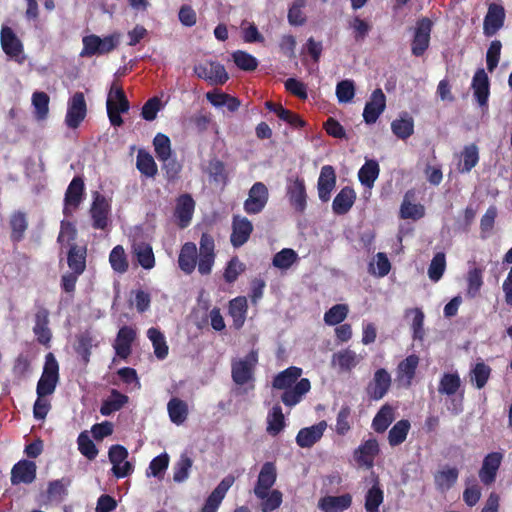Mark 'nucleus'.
I'll return each mask as SVG.
<instances>
[{
  "label": "nucleus",
  "mask_w": 512,
  "mask_h": 512,
  "mask_svg": "<svg viewBox=\"0 0 512 512\" xmlns=\"http://www.w3.org/2000/svg\"><path fill=\"white\" fill-rule=\"evenodd\" d=\"M10 240L13 244L20 243L25 238L28 229L27 215L23 211H14L9 218Z\"/></svg>",
  "instance_id": "nucleus-30"
},
{
  "label": "nucleus",
  "mask_w": 512,
  "mask_h": 512,
  "mask_svg": "<svg viewBox=\"0 0 512 512\" xmlns=\"http://www.w3.org/2000/svg\"><path fill=\"white\" fill-rule=\"evenodd\" d=\"M386 108V96L381 88L375 89L366 102L363 119L366 124H374Z\"/></svg>",
  "instance_id": "nucleus-13"
},
{
  "label": "nucleus",
  "mask_w": 512,
  "mask_h": 512,
  "mask_svg": "<svg viewBox=\"0 0 512 512\" xmlns=\"http://www.w3.org/2000/svg\"><path fill=\"white\" fill-rule=\"evenodd\" d=\"M497 208L496 206L492 205L488 207L485 214L481 217L480 220V237L482 239H487L495 226V220L497 218Z\"/></svg>",
  "instance_id": "nucleus-55"
},
{
  "label": "nucleus",
  "mask_w": 512,
  "mask_h": 512,
  "mask_svg": "<svg viewBox=\"0 0 512 512\" xmlns=\"http://www.w3.org/2000/svg\"><path fill=\"white\" fill-rule=\"evenodd\" d=\"M266 496L257 497L261 499V510L262 512H272L280 507L282 504V492L280 490H268L265 492Z\"/></svg>",
  "instance_id": "nucleus-61"
},
{
  "label": "nucleus",
  "mask_w": 512,
  "mask_h": 512,
  "mask_svg": "<svg viewBox=\"0 0 512 512\" xmlns=\"http://www.w3.org/2000/svg\"><path fill=\"white\" fill-rule=\"evenodd\" d=\"M37 466L30 460L22 459L11 469L10 481L12 485L31 484L36 479Z\"/></svg>",
  "instance_id": "nucleus-14"
},
{
  "label": "nucleus",
  "mask_w": 512,
  "mask_h": 512,
  "mask_svg": "<svg viewBox=\"0 0 512 512\" xmlns=\"http://www.w3.org/2000/svg\"><path fill=\"white\" fill-rule=\"evenodd\" d=\"M356 200V193L350 186L343 187L332 202V210L336 215L347 214Z\"/></svg>",
  "instance_id": "nucleus-31"
},
{
  "label": "nucleus",
  "mask_w": 512,
  "mask_h": 512,
  "mask_svg": "<svg viewBox=\"0 0 512 512\" xmlns=\"http://www.w3.org/2000/svg\"><path fill=\"white\" fill-rule=\"evenodd\" d=\"M269 198L266 185L256 182L248 192V198L244 201V210L247 214L254 215L262 212Z\"/></svg>",
  "instance_id": "nucleus-12"
},
{
  "label": "nucleus",
  "mask_w": 512,
  "mask_h": 512,
  "mask_svg": "<svg viewBox=\"0 0 512 512\" xmlns=\"http://www.w3.org/2000/svg\"><path fill=\"white\" fill-rule=\"evenodd\" d=\"M380 167L376 160H367L358 171V179L362 185L371 188L378 178Z\"/></svg>",
  "instance_id": "nucleus-40"
},
{
  "label": "nucleus",
  "mask_w": 512,
  "mask_h": 512,
  "mask_svg": "<svg viewBox=\"0 0 512 512\" xmlns=\"http://www.w3.org/2000/svg\"><path fill=\"white\" fill-rule=\"evenodd\" d=\"M136 338V331L130 326L119 329L113 345L116 355L121 359H127L131 354V346Z\"/></svg>",
  "instance_id": "nucleus-28"
},
{
  "label": "nucleus",
  "mask_w": 512,
  "mask_h": 512,
  "mask_svg": "<svg viewBox=\"0 0 512 512\" xmlns=\"http://www.w3.org/2000/svg\"><path fill=\"white\" fill-rule=\"evenodd\" d=\"M50 98L45 92H34L32 95V105L35 108V116L43 120L48 116Z\"/></svg>",
  "instance_id": "nucleus-60"
},
{
  "label": "nucleus",
  "mask_w": 512,
  "mask_h": 512,
  "mask_svg": "<svg viewBox=\"0 0 512 512\" xmlns=\"http://www.w3.org/2000/svg\"><path fill=\"white\" fill-rule=\"evenodd\" d=\"M504 21V7L495 3L490 4L483 23L484 35L486 37L495 35L503 27Z\"/></svg>",
  "instance_id": "nucleus-18"
},
{
  "label": "nucleus",
  "mask_w": 512,
  "mask_h": 512,
  "mask_svg": "<svg viewBox=\"0 0 512 512\" xmlns=\"http://www.w3.org/2000/svg\"><path fill=\"white\" fill-rule=\"evenodd\" d=\"M147 336L149 340L152 342L154 354L157 357V359H165L168 355L169 348L163 333L159 329L152 327L148 329Z\"/></svg>",
  "instance_id": "nucleus-45"
},
{
  "label": "nucleus",
  "mask_w": 512,
  "mask_h": 512,
  "mask_svg": "<svg viewBox=\"0 0 512 512\" xmlns=\"http://www.w3.org/2000/svg\"><path fill=\"white\" fill-rule=\"evenodd\" d=\"M432 21L424 17L417 21L414 36L411 43V52L414 56H422L429 47Z\"/></svg>",
  "instance_id": "nucleus-10"
},
{
  "label": "nucleus",
  "mask_w": 512,
  "mask_h": 512,
  "mask_svg": "<svg viewBox=\"0 0 512 512\" xmlns=\"http://www.w3.org/2000/svg\"><path fill=\"white\" fill-rule=\"evenodd\" d=\"M285 427V418L282 408L279 405L273 406L267 416V432L272 435H278Z\"/></svg>",
  "instance_id": "nucleus-47"
},
{
  "label": "nucleus",
  "mask_w": 512,
  "mask_h": 512,
  "mask_svg": "<svg viewBox=\"0 0 512 512\" xmlns=\"http://www.w3.org/2000/svg\"><path fill=\"white\" fill-rule=\"evenodd\" d=\"M167 410L170 420L176 424H183L188 417V405L185 401L173 397L167 404Z\"/></svg>",
  "instance_id": "nucleus-39"
},
{
  "label": "nucleus",
  "mask_w": 512,
  "mask_h": 512,
  "mask_svg": "<svg viewBox=\"0 0 512 512\" xmlns=\"http://www.w3.org/2000/svg\"><path fill=\"white\" fill-rule=\"evenodd\" d=\"M235 481L234 476L228 475L221 480L217 487L205 500L200 512H217L220 504L222 503L227 491Z\"/></svg>",
  "instance_id": "nucleus-19"
},
{
  "label": "nucleus",
  "mask_w": 512,
  "mask_h": 512,
  "mask_svg": "<svg viewBox=\"0 0 512 512\" xmlns=\"http://www.w3.org/2000/svg\"><path fill=\"white\" fill-rule=\"evenodd\" d=\"M446 268V257L443 252H438L434 255L428 267V276L431 281L438 282Z\"/></svg>",
  "instance_id": "nucleus-58"
},
{
  "label": "nucleus",
  "mask_w": 512,
  "mask_h": 512,
  "mask_svg": "<svg viewBox=\"0 0 512 512\" xmlns=\"http://www.w3.org/2000/svg\"><path fill=\"white\" fill-rule=\"evenodd\" d=\"M252 232L253 225L248 218L239 215L233 216L230 242L234 248L243 246L249 240Z\"/></svg>",
  "instance_id": "nucleus-16"
},
{
  "label": "nucleus",
  "mask_w": 512,
  "mask_h": 512,
  "mask_svg": "<svg viewBox=\"0 0 512 512\" xmlns=\"http://www.w3.org/2000/svg\"><path fill=\"white\" fill-rule=\"evenodd\" d=\"M287 196L291 206L299 213H303L307 207V193L303 178L296 177L287 187Z\"/></svg>",
  "instance_id": "nucleus-21"
},
{
  "label": "nucleus",
  "mask_w": 512,
  "mask_h": 512,
  "mask_svg": "<svg viewBox=\"0 0 512 512\" xmlns=\"http://www.w3.org/2000/svg\"><path fill=\"white\" fill-rule=\"evenodd\" d=\"M195 209V202L190 194H183L178 197L174 216L180 228L189 226Z\"/></svg>",
  "instance_id": "nucleus-25"
},
{
  "label": "nucleus",
  "mask_w": 512,
  "mask_h": 512,
  "mask_svg": "<svg viewBox=\"0 0 512 512\" xmlns=\"http://www.w3.org/2000/svg\"><path fill=\"white\" fill-rule=\"evenodd\" d=\"M302 369L296 366H290L279 372L272 381V386L278 390H284L281 395V401L287 407H293L301 402L304 395L311 389V383L308 378H301Z\"/></svg>",
  "instance_id": "nucleus-1"
},
{
  "label": "nucleus",
  "mask_w": 512,
  "mask_h": 512,
  "mask_svg": "<svg viewBox=\"0 0 512 512\" xmlns=\"http://www.w3.org/2000/svg\"><path fill=\"white\" fill-rule=\"evenodd\" d=\"M136 168L146 178H155L158 174V167L153 156L144 149L138 150Z\"/></svg>",
  "instance_id": "nucleus-36"
},
{
  "label": "nucleus",
  "mask_w": 512,
  "mask_h": 512,
  "mask_svg": "<svg viewBox=\"0 0 512 512\" xmlns=\"http://www.w3.org/2000/svg\"><path fill=\"white\" fill-rule=\"evenodd\" d=\"M258 363V353L250 351L244 358L234 359L231 363V377L233 382L242 387L250 384V389H254V372Z\"/></svg>",
  "instance_id": "nucleus-2"
},
{
  "label": "nucleus",
  "mask_w": 512,
  "mask_h": 512,
  "mask_svg": "<svg viewBox=\"0 0 512 512\" xmlns=\"http://www.w3.org/2000/svg\"><path fill=\"white\" fill-rule=\"evenodd\" d=\"M248 310L247 299L244 296H238L229 301L228 314L233 320V327L241 329L245 323Z\"/></svg>",
  "instance_id": "nucleus-33"
},
{
  "label": "nucleus",
  "mask_w": 512,
  "mask_h": 512,
  "mask_svg": "<svg viewBox=\"0 0 512 512\" xmlns=\"http://www.w3.org/2000/svg\"><path fill=\"white\" fill-rule=\"evenodd\" d=\"M307 0H294L288 10V22L293 26H302L306 23L307 18L303 12Z\"/></svg>",
  "instance_id": "nucleus-57"
},
{
  "label": "nucleus",
  "mask_w": 512,
  "mask_h": 512,
  "mask_svg": "<svg viewBox=\"0 0 512 512\" xmlns=\"http://www.w3.org/2000/svg\"><path fill=\"white\" fill-rule=\"evenodd\" d=\"M479 162V149L472 143L464 146L460 154V161L457 164L459 173H469Z\"/></svg>",
  "instance_id": "nucleus-34"
},
{
  "label": "nucleus",
  "mask_w": 512,
  "mask_h": 512,
  "mask_svg": "<svg viewBox=\"0 0 512 512\" xmlns=\"http://www.w3.org/2000/svg\"><path fill=\"white\" fill-rule=\"evenodd\" d=\"M235 65L243 71H254L258 67L257 59L243 50H237L232 54Z\"/></svg>",
  "instance_id": "nucleus-56"
},
{
  "label": "nucleus",
  "mask_w": 512,
  "mask_h": 512,
  "mask_svg": "<svg viewBox=\"0 0 512 512\" xmlns=\"http://www.w3.org/2000/svg\"><path fill=\"white\" fill-rule=\"evenodd\" d=\"M198 258V272L201 275H209L216 258L214 237L209 233L201 235Z\"/></svg>",
  "instance_id": "nucleus-6"
},
{
  "label": "nucleus",
  "mask_w": 512,
  "mask_h": 512,
  "mask_svg": "<svg viewBox=\"0 0 512 512\" xmlns=\"http://www.w3.org/2000/svg\"><path fill=\"white\" fill-rule=\"evenodd\" d=\"M349 312L346 304H336L324 314V321L327 325L334 326L345 320Z\"/></svg>",
  "instance_id": "nucleus-59"
},
{
  "label": "nucleus",
  "mask_w": 512,
  "mask_h": 512,
  "mask_svg": "<svg viewBox=\"0 0 512 512\" xmlns=\"http://www.w3.org/2000/svg\"><path fill=\"white\" fill-rule=\"evenodd\" d=\"M384 493L376 482L365 495V509L367 512H379V507L383 503Z\"/></svg>",
  "instance_id": "nucleus-50"
},
{
  "label": "nucleus",
  "mask_w": 512,
  "mask_h": 512,
  "mask_svg": "<svg viewBox=\"0 0 512 512\" xmlns=\"http://www.w3.org/2000/svg\"><path fill=\"white\" fill-rule=\"evenodd\" d=\"M208 174L213 182L226 186L229 181V174L223 161L214 158L209 161Z\"/></svg>",
  "instance_id": "nucleus-49"
},
{
  "label": "nucleus",
  "mask_w": 512,
  "mask_h": 512,
  "mask_svg": "<svg viewBox=\"0 0 512 512\" xmlns=\"http://www.w3.org/2000/svg\"><path fill=\"white\" fill-rule=\"evenodd\" d=\"M111 205L106 197L99 192L93 195V201L89 209L92 227L96 230H106L110 225Z\"/></svg>",
  "instance_id": "nucleus-4"
},
{
  "label": "nucleus",
  "mask_w": 512,
  "mask_h": 512,
  "mask_svg": "<svg viewBox=\"0 0 512 512\" xmlns=\"http://www.w3.org/2000/svg\"><path fill=\"white\" fill-rule=\"evenodd\" d=\"M197 246L193 242H186L182 245L178 255V266L185 274L190 275L198 267Z\"/></svg>",
  "instance_id": "nucleus-26"
},
{
  "label": "nucleus",
  "mask_w": 512,
  "mask_h": 512,
  "mask_svg": "<svg viewBox=\"0 0 512 512\" xmlns=\"http://www.w3.org/2000/svg\"><path fill=\"white\" fill-rule=\"evenodd\" d=\"M297 253L290 248H284L277 252L273 259L272 264L279 269H288L297 260Z\"/></svg>",
  "instance_id": "nucleus-63"
},
{
  "label": "nucleus",
  "mask_w": 512,
  "mask_h": 512,
  "mask_svg": "<svg viewBox=\"0 0 512 512\" xmlns=\"http://www.w3.org/2000/svg\"><path fill=\"white\" fill-rule=\"evenodd\" d=\"M352 504L350 494L340 496H324L318 502V508L323 512H343Z\"/></svg>",
  "instance_id": "nucleus-32"
},
{
  "label": "nucleus",
  "mask_w": 512,
  "mask_h": 512,
  "mask_svg": "<svg viewBox=\"0 0 512 512\" xmlns=\"http://www.w3.org/2000/svg\"><path fill=\"white\" fill-rule=\"evenodd\" d=\"M391 130L395 136L405 140L414 133V122L411 117L395 119L391 123Z\"/></svg>",
  "instance_id": "nucleus-54"
},
{
  "label": "nucleus",
  "mask_w": 512,
  "mask_h": 512,
  "mask_svg": "<svg viewBox=\"0 0 512 512\" xmlns=\"http://www.w3.org/2000/svg\"><path fill=\"white\" fill-rule=\"evenodd\" d=\"M395 419V409L390 404H384L372 421V428L377 433L385 432Z\"/></svg>",
  "instance_id": "nucleus-35"
},
{
  "label": "nucleus",
  "mask_w": 512,
  "mask_h": 512,
  "mask_svg": "<svg viewBox=\"0 0 512 512\" xmlns=\"http://www.w3.org/2000/svg\"><path fill=\"white\" fill-rule=\"evenodd\" d=\"M128 400L129 398L127 395L122 394L116 389H112L110 396L101 404V415L109 416L112 413L119 411L128 402Z\"/></svg>",
  "instance_id": "nucleus-37"
},
{
  "label": "nucleus",
  "mask_w": 512,
  "mask_h": 512,
  "mask_svg": "<svg viewBox=\"0 0 512 512\" xmlns=\"http://www.w3.org/2000/svg\"><path fill=\"white\" fill-rule=\"evenodd\" d=\"M92 346L93 339L89 333H83L77 337L75 351L81 357L85 365L90 361Z\"/></svg>",
  "instance_id": "nucleus-62"
},
{
  "label": "nucleus",
  "mask_w": 512,
  "mask_h": 512,
  "mask_svg": "<svg viewBox=\"0 0 512 512\" xmlns=\"http://www.w3.org/2000/svg\"><path fill=\"white\" fill-rule=\"evenodd\" d=\"M392 378L385 368L377 369L371 381L366 387V393L370 400L379 401L385 397L390 390Z\"/></svg>",
  "instance_id": "nucleus-11"
},
{
  "label": "nucleus",
  "mask_w": 512,
  "mask_h": 512,
  "mask_svg": "<svg viewBox=\"0 0 512 512\" xmlns=\"http://www.w3.org/2000/svg\"><path fill=\"white\" fill-rule=\"evenodd\" d=\"M193 461L187 454H182L173 467V480L182 483L189 477Z\"/></svg>",
  "instance_id": "nucleus-53"
},
{
  "label": "nucleus",
  "mask_w": 512,
  "mask_h": 512,
  "mask_svg": "<svg viewBox=\"0 0 512 512\" xmlns=\"http://www.w3.org/2000/svg\"><path fill=\"white\" fill-rule=\"evenodd\" d=\"M67 265L76 273H84L87 262V245L73 244L66 248Z\"/></svg>",
  "instance_id": "nucleus-29"
},
{
  "label": "nucleus",
  "mask_w": 512,
  "mask_h": 512,
  "mask_svg": "<svg viewBox=\"0 0 512 512\" xmlns=\"http://www.w3.org/2000/svg\"><path fill=\"white\" fill-rule=\"evenodd\" d=\"M461 378L457 372L444 373L438 384V392L441 395L451 397L455 395L461 388Z\"/></svg>",
  "instance_id": "nucleus-38"
},
{
  "label": "nucleus",
  "mask_w": 512,
  "mask_h": 512,
  "mask_svg": "<svg viewBox=\"0 0 512 512\" xmlns=\"http://www.w3.org/2000/svg\"><path fill=\"white\" fill-rule=\"evenodd\" d=\"M326 427V422L320 421L319 423L313 426L300 429L296 436L297 445L301 448L312 447L316 442H318L322 438Z\"/></svg>",
  "instance_id": "nucleus-27"
},
{
  "label": "nucleus",
  "mask_w": 512,
  "mask_h": 512,
  "mask_svg": "<svg viewBox=\"0 0 512 512\" xmlns=\"http://www.w3.org/2000/svg\"><path fill=\"white\" fill-rule=\"evenodd\" d=\"M87 115V104L83 92H75L68 100L65 124L76 129Z\"/></svg>",
  "instance_id": "nucleus-5"
},
{
  "label": "nucleus",
  "mask_w": 512,
  "mask_h": 512,
  "mask_svg": "<svg viewBox=\"0 0 512 512\" xmlns=\"http://www.w3.org/2000/svg\"><path fill=\"white\" fill-rule=\"evenodd\" d=\"M471 87L473 95L480 107H488V99L490 95V82L488 75L483 68L477 69L473 78Z\"/></svg>",
  "instance_id": "nucleus-22"
},
{
  "label": "nucleus",
  "mask_w": 512,
  "mask_h": 512,
  "mask_svg": "<svg viewBox=\"0 0 512 512\" xmlns=\"http://www.w3.org/2000/svg\"><path fill=\"white\" fill-rule=\"evenodd\" d=\"M245 269V264L241 262L237 256L232 257L228 261L224 270L223 277L225 282L229 284L234 283L238 276L245 271Z\"/></svg>",
  "instance_id": "nucleus-64"
},
{
  "label": "nucleus",
  "mask_w": 512,
  "mask_h": 512,
  "mask_svg": "<svg viewBox=\"0 0 512 512\" xmlns=\"http://www.w3.org/2000/svg\"><path fill=\"white\" fill-rule=\"evenodd\" d=\"M0 42L4 53L19 64L24 61V47L12 28L3 26L0 32Z\"/></svg>",
  "instance_id": "nucleus-9"
},
{
  "label": "nucleus",
  "mask_w": 512,
  "mask_h": 512,
  "mask_svg": "<svg viewBox=\"0 0 512 512\" xmlns=\"http://www.w3.org/2000/svg\"><path fill=\"white\" fill-rule=\"evenodd\" d=\"M133 253L136 256L138 264L145 270H150L155 266V256L152 246L148 243H140L134 246Z\"/></svg>",
  "instance_id": "nucleus-42"
},
{
  "label": "nucleus",
  "mask_w": 512,
  "mask_h": 512,
  "mask_svg": "<svg viewBox=\"0 0 512 512\" xmlns=\"http://www.w3.org/2000/svg\"><path fill=\"white\" fill-rule=\"evenodd\" d=\"M194 73L198 78L206 80L211 85H223L229 79L224 65L216 61L195 65Z\"/></svg>",
  "instance_id": "nucleus-8"
},
{
  "label": "nucleus",
  "mask_w": 512,
  "mask_h": 512,
  "mask_svg": "<svg viewBox=\"0 0 512 512\" xmlns=\"http://www.w3.org/2000/svg\"><path fill=\"white\" fill-rule=\"evenodd\" d=\"M379 452L380 448L378 441L375 438H370L355 449L353 456L360 467L371 469L374 466L375 457Z\"/></svg>",
  "instance_id": "nucleus-17"
},
{
  "label": "nucleus",
  "mask_w": 512,
  "mask_h": 512,
  "mask_svg": "<svg viewBox=\"0 0 512 512\" xmlns=\"http://www.w3.org/2000/svg\"><path fill=\"white\" fill-rule=\"evenodd\" d=\"M109 263L112 270L118 274H124L129 269V261L122 245H116L109 254Z\"/></svg>",
  "instance_id": "nucleus-41"
},
{
  "label": "nucleus",
  "mask_w": 512,
  "mask_h": 512,
  "mask_svg": "<svg viewBox=\"0 0 512 512\" xmlns=\"http://www.w3.org/2000/svg\"><path fill=\"white\" fill-rule=\"evenodd\" d=\"M411 424L407 419L397 421L388 433V442L392 447L402 444L409 433Z\"/></svg>",
  "instance_id": "nucleus-43"
},
{
  "label": "nucleus",
  "mask_w": 512,
  "mask_h": 512,
  "mask_svg": "<svg viewBox=\"0 0 512 512\" xmlns=\"http://www.w3.org/2000/svg\"><path fill=\"white\" fill-rule=\"evenodd\" d=\"M77 237L78 231L75 224L68 220H62L57 243L60 244L62 248H67L70 247V245L77 244L75 242Z\"/></svg>",
  "instance_id": "nucleus-44"
},
{
  "label": "nucleus",
  "mask_w": 512,
  "mask_h": 512,
  "mask_svg": "<svg viewBox=\"0 0 512 512\" xmlns=\"http://www.w3.org/2000/svg\"><path fill=\"white\" fill-rule=\"evenodd\" d=\"M419 365V357L416 354L408 355L405 359L399 362L396 369V381L399 385L409 388L416 375V370Z\"/></svg>",
  "instance_id": "nucleus-23"
},
{
  "label": "nucleus",
  "mask_w": 512,
  "mask_h": 512,
  "mask_svg": "<svg viewBox=\"0 0 512 512\" xmlns=\"http://www.w3.org/2000/svg\"><path fill=\"white\" fill-rule=\"evenodd\" d=\"M153 146L156 157L159 161L169 160L172 155L171 141L163 133H157L153 139Z\"/></svg>",
  "instance_id": "nucleus-52"
},
{
  "label": "nucleus",
  "mask_w": 512,
  "mask_h": 512,
  "mask_svg": "<svg viewBox=\"0 0 512 512\" xmlns=\"http://www.w3.org/2000/svg\"><path fill=\"white\" fill-rule=\"evenodd\" d=\"M333 362L339 366L341 371L349 372L358 365L360 359L355 351L344 349L333 355Z\"/></svg>",
  "instance_id": "nucleus-46"
},
{
  "label": "nucleus",
  "mask_w": 512,
  "mask_h": 512,
  "mask_svg": "<svg viewBox=\"0 0 512 512\" xmlns=\"http://www.w3.org/2000/svg\"><path fill=\"white\" fill-rule=\"evenodd\" d=\"M458 475L459 471L457 468L448 467L435 474V484L441 490L450 489L457 482Z\"/></svg>",
  "instance_id": "nucleus-51"
},
{
  "label": "nucleus",
  "mask_w": 512,
  "mask_h": 512,
  "mask_svg": "<svg viewBox=\"0 0 512 512\" xmlns=\"http://www.w3.org/2000/svg\"><path fill=\"white\" fill-rule=\"evenodd\" d=\"M492 369L484 362H477L470 371V381L477 389H482L487 384Z\"/></svg>",
  "instance_id": "nucleus-48"
},
{
  "label": "nucleus",
  "mask_w": 512,
  "mask_h": 512,
  "mask_svg": "<svg viewBox=\"0 0 512 512\" xmlns=\"http://www.w3.org/2000/svg\"><path fill=\"white\" fill-rule=\"evenodd\" d=\"M337 181L336 171L332 165H324L320 170L317 181L318 197L326 203L330 200Z\"/></svg>",
  "instance_id": "nucleus-15"
},
{
  "label": "nucleus",
  "mask_w": 512,
  "mask_h": 512,
  "mask_svg": "<svg viewBox=\"0 0 512 512\" xmlns=\"http://www.w3.org/2000/svg\"><path fill=\"white\" fill-rule=\"evenodd\" d=\"M502 459L503 455L500 452H491L484 457L479 470V478L483 484L490 485L495 481Z\"/></svg>",
  "instance_id": "nucleus-24"
},
{
  "label": "nucleus",
  "mask_w": 512,
  "mask_h": 512,
  "mask_svg": "<svg viewBox=\"0 0 512 512\" xmlns=\"http://www.w3.org/2000/svg\"><path fill=\"white\" fill-rule=\"evenodd\" d=\"M84 195V180L80 176H75L69 183L64 196L63 214L66 217L72 216L73 212L79 208Z\"/></svg>",
  "instance_id": "nucleus-7"
},
{
  "label": "nucleus",
  "mask_w": 512,
  "mask_h": 512,
  "mask_svg": "<svg viewBox=\"0 0 512 512\" xmlns=\"http://www.w3.org/2000/svg\"><path fill=\"white\" fill-rule=\"evenodd\" d=\"M71 485L69 478H61L50 481L45 491H40L36 496V503L40 507H47L52 503L59 504L68 495L67 488Z\"/></svg>",
  "instance_id": "nucleus-3"
},
{
  "label": "nucleus",
  "mask_w": 512,
  "mask_h": 512,
  "mask_svg": "<svg viewBox=\"0 0 512 512\" xmlns=\"http://www.w3.org/2000/svg\"><path fill=\"white\" fill-rule=\"evenodd\" d=\"M277 480V469L273 462H265L259 472L257 482L254 486L256 497L266 496L265 492L270 490Z\"/></svg>",
  "instance_id": "nucleus-20"
}]
</instances>
